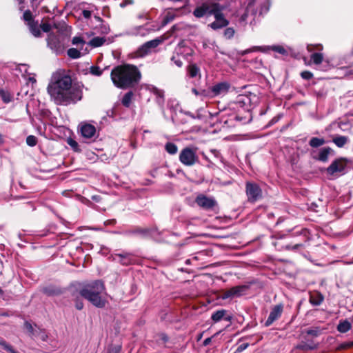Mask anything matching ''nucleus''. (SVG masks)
Segmentation results:
<instances>
[{
	"label": "nucleus",
	"instance_id": "obj_1",
	"mask_svg": "<svg viewBox=\"0 0 353 353\" xmlns=\"http://www.w3.org/2000/svg\"><path fill=\"white\" fill-rule=\"evenodd\" d=\"M83 87L79 83L72 84L71 77L59 70L53 74L48 92L57 105H67L81 100Z\"/></svg>",
	"mask_w": 353,
	"mask_h": 353
},
{
	"label": "nucleus",
	"instance_id": "obj_2",
	"mask_svg": "<svg viewBox=\"0 0 353 353\" xmlns=\"http://www.w3.org/2000/svg\"><path fill=\"white\" fill-rule=\"evenodd\" d=\"M110 76L114 85L121 89L135 87L141 77L137 67L130 64L121 65L114 68Z\"/></svg>",
	"mask_w": 353,
	"mask_h": 353
},
{
	"label": "nucleus",
	"instance_id": "obj_3",
	"mask_svg": "<svg viewBox=\"0 0 353 353\" xmlns=\"http://www.w3.org/2000/svg\"><path fill=\"white\" fill-rule=\"evenodd\" d=\"M105 289L104 283L101 280H95L85 285L79 290V294L95 307L102 308L105 305V300L101 297V293Z\"/></svg>",
	"mask_w": 353,
	"mask_h": 353
},
{
	"label": "nucleus",
	"instance_id": "obj_4",
	"mask_svg": "<svg viewBox=\"0 0 353 353\" xmlns=\"http://www.w3.org/2000/svg\"><path fill=\"white\" fill-rule=\"evenodd\" d=\"M229 10L228 4L225 2H216L214 9L211 10V15L214 17V21L208 24V27L214 30H218L227 27L230 22L226 18L227 12Z\"/></svg>",
	"mask_w": 353,
	"mask_h": 353
},
{
	"label": "nucleus",
	"instance_id": "obj_5",
	"mask_svg": "<svg viewBox=\"0 0 353 353\" xmlns=\"http://www.w3.org/2000/svg\"><path fill=\"white\" fill-rule=\"evenodd\" d=\"M179 159L180 162L185 166H192L199 162L196 154V148L185 147L180 152Z\"/></svg>",
	"mask_w": 353,
	"mask_h": 353
},
{
	"label": "nucleus",
	"instance_id": "obj_6",
	"mask_svg": "<svg viewBox=\"0 0 353 353\" xmlns=\"http://www.w3.org/2000/svg\"><path fill=\"white\" fill-rule=\"evenodd\" d=\"M245 193L248 201L250 203H255L263 196L261 187L253 181H247L245 183Z\"/></svg>",
	"mask_w": 353,
	"mask_h": 353
},
{
	"label": "nucleus",
	"instance_id": "obj_7",
	"mask_svg": "<svg viewBox=\"0 0 353 353\" xmlns=\"http://www.w3.org/2000/svg\"><path fill=\"white\" fill-rule=\"evenodd\" d=\"M196 203L205 210H214L218 207L217 201L212 197L199 194L196 197Z\"/></svg>",
	"mask_w": 353,
	"mask_h": 353
},
{
	"label": "nucleus",
	"instance_id": "obj_8",
	"mask_svg": "<svg viewBox=\"0 0 353 353\" xmlns=\"http://www.w3.org/2000/svg\"><path fill=\"white\" fill-rule=\"evenodd\" d=\"M216 1H206L203 3L200 6L195 8L193 14L196 18H201L203 16L208 14L211 15V10L214 9Z\"/></svg>",
	"mask_w": 353,
	"mask_h": 353
},
{
	"label": "nucleus",
	"instance_id": "obj_9",
	"mask_svg": "<svg viewBox=\"0 0 353 353\" xmlns=\"http://www.w3.org/2000/svg\"><path fill=\"white\" fill-rule=\"evenodd\" d=\"M153 232L154 230L152 228L141 227H134L125 231L128 235H135L143 239L152 237Z\"/></svg>",
	"mask_w": 353,
	"mask_h": 353
},
{
	"label": "nucleus",
	"instance_id": "obj_10",
	"mask_svg": "<svg viewBox=\"0 0 353 353\" xmlns=\"http://www.w3.org/2000/svg\"><path fill=\"white\" fill-rule=\"evenodd\" d=\"M283 312V305L280 303L274 305L270 312L269 316L265 322V326L268 327L271 325L275 321L279 319Z\"/></svg>",
	"mask_w": 353,
	"mask_h": 353
},
{
	"label": "nucleus",
	"instance_id": "obj_11",
	"mask_svg": "<svg viewBox=\"0 0 353 353\" xmlns=\"http://www.w3.org/2000/svg\"><path fill=\"white\" fill-rule=\"evenodd\" d=\"M346 165V161L344 159H337L326 169V172L330 175H334L337 172H343Z\"/></svg>",
	"mask_w": 353,
	"mask_h": 353
},
{
	"label": "nucleus",
	"instance_id": "obj_12",
	"mask_svg": "<svg viewBox=\"0 0 353 353\" xmlns=\"http://www.w3.org/2000/svg\"><path fill=\"white\" fill-rule=\"evenodd\" d=\"M230 88V84L228 82H220L213 85L210 90L211 97L226 94Z\"/></svg>",
	"mask_w": 353,
	"mask_h": 353
},
{
	"label": "nucleus",
	"instance_id": "obj_13",
	"mask_svg": "<svg viewBox=\"0 0 353 353\" xmlns=\"http://www.w3.org/2000/svg\"><path fill=\"white\" fill-rule=\"evenodd\" d=\"M41 292L48 296H57L63 294L65 291L59 286L50 284L43 286L41 289Z\"/></svg>",
	"mask_w": 353,
	"mask_h": 353
},
{
	"label": "nucleus",
	"instance_id": "obj_14",
	"mask_svg": "<svg viewBox=\"0 0 353 353\" xmlns=\"http://www.w3.org/2000/svg\"><path fill=\"white\" fill-rule=\"evenodd\" d=\"M48 46L57 53L62 51V46L59 37L54 33H50L47 38Z\"/></svg>",
	"mask_w": 353,
	"mask_h": 353
},
{
	"label": "nucleus",
	"instance_id": "obj_15",
	"mask_svg": "<svg viewBox=\"0 0 353 353\" xmlns=\"http://www.w3.org/2000/svg\"><path fill=\"white\" fill-rule=\"evenodd\" d=\"M80 132L85 139H92L96 134V128L90 123H81L80 125Z\"/></svg>",
	"mask_w": 353,
	"mask_h": 353
},
{
	"label": "nucleus",
	"instance_id": "obj_16",
	"mask_svg": "<svg viewBox=\"0 0 353 353\" xmlns=\"http://www.w3.org/2000/svg\"><path fill=\"white\" fill-rule=\"evenodd\" d=\"M153 49H154V39L150 40L140 46L135 52L136 56L139 57H144L150 53Z\"/></svg>",
	"mask_w": 353,
	"mask_h": 353
},
{
	"label": "nucleus",
	"instance_id": "obj_17",
	"mask_svg": "<svg viewBox=\"0 0 353 353\" xmlns=\"http://www.w3.org/2000/svg\"><path fill=\"white\" fill-rule=\"evenodd\" d=\"M115 257H119V263L123 265H129L134 263L135 259L132 254L127 252H123L121 253L115 254Z\"/></svg>",
	"mask_w": 353,
	"mask_h": 353
},
{
	"label": "nucleus",
	"instance_id": "obj_18",
	"mask_svg": "<svg viewBox=\"0 0 353 353\" xmlns=\"http://www.w3.org/2000/svg\"><path fill=\"white\" fill-rule=\"evenodd\" d=\"M226 313L227 311L225 310H217L212 314L211 319L215 323L220 321L221 319L230 322L232 316H226Z\"/></svg>",
	"mask_w": 353,
	"mask_h": 353
},
{
	"label": "nucleus",
	"instance_id": "obj_19",
	"mask_svg": "<svg viewBox=\"0 0 353 353\" xmlns=\"http://www.w3.org/2000/svg\"><path fill=\"white\" fill-rule=\"evenodd\" d=\"M324 297L323 294L318 292V291H314L312 292H310V303L315 306L319 305L321 304V303L323 301Z\"/></svg>",
	"mask_w": 353,
	"mask_h": 353
},
{
	"label": "nucleus",
	"instance_id": "obj_20",
	"mask_svg": "<svg viewBox=\"0 0 353 353\" xmlns=\"http://www.w3.org/2000/svg\"><path fill=\"white\" fill-rule=\"evenodd\" d=\"M26 25L34 37H41L42 36L38 21H32L30 23H27Z\"/></svg>",
	"mask_w": 353,
	"mask_h": 353
},
{
	"label": "nucleus",
	"instance_id": "obj_21",
	"mask_svg": "<svg viewBox=\"0 0 353 353\" xmlns=\"http://www.w3.org/2000/svg\"><path fill=\"white\" fill-rule=\"evenodd\" d=\"M248 289L246 285H238L229 289L232 298L240 296Z\"/></svg>",
	"mask_w": 353,
	"mask_h": 353
},
{
	"label": "nucleus",
	"instance_id": "obj_22",
	"mask_svg": "<svg viewBox=\"0 0 353 353\" xmlns=\"http://www.w3.org/2000/svg\"><path fill=\"white\" fill-rule=\"evenodd\" d=\"M336 329L341 333H346L352 329V324L347 320H341Z\"/></svg>",
	"mask_w": 353,
	"mask_h": 353
},
{
	"label": "nucleus",
	"instance_id": "obj_23",
	"mask_svg": "<svg viewBox=\"0 0 353 353\" xmlns=\"http://www.w3.org/2000/svg\"><path fill=\"white\" fill-rule=\"evenodd\" d=\"M187 72L190 78L200 75V69L196 63H190L187 68Z\"/></svg>",
	"mask_w": 353,
	"mask_h": 353
},
{
	"label": "nucleus",
	"instance_id": "obj_24",
	"mask_svg": "<svg viewBox=\"0 0 353 353\" xmlns=\"http://www.w3.org/2000/svg\"><path fill=\"white\" fill-rule=\"evenodd\" d=\"M154 25L152 23H146L144 26H140L139 28V34L141 36L146 34L154 31Z\"/></svg>",
	"mask_w": 353,
	"mask_h": 353
},
{
	"label": "nucleus",
	"instance_id": "obj_25",
	"mask_svg": "<svg viewBox=\"0 0 353 353\" xmlns=\"http://www.w3.org/2000/svg\"><path fill=\"white\" fill-rule=\"evenodd\" d=\"M332 141L339 148H343L348 141V138L345 136H336L333 138Z\"/></svg>",
	"mask_w": 353,
	"mask_h": 353
},
{
	"label": "nucleus",
	"instance_id": "obj_26",
	"mask_svg": "<svg viewBox=\"0 0 353 353\" xmlns=\"http://www.w3.org/2000/svg\"><path fill=\"white\" fill-rule=\"evenodd\" d=\"M331 151L332 149L329 147L323 148L321 150L317 159L322 162H326L328 159V155Z\"/></svg>",
	"mask_w": 353,
	"mask_h": 353
},
{
	"label": "nucleus",
	"instance_id": "obj_27",
	"mask_svg": "<svg viewBox=\"0 0 353 353\" xmlns=\"http://www.w3.org/2000/svg\"><path fill=\"white\" fill-rule=\"evenodd\" d=\"M323 54L321 52H314L310 55V61L315 65H319L323 62Z\"/></svg>",
	"mask_w": 353,
	"mask_h": 353
},
{
	"label": "nucleus",
	"instance_id": "obj_28",
	"mask_svg": "<svg viewBox=\"0 0 353 353\" xmlns=\"http://www.w3.org/2000/svg\"><path fill=\"white\" fill-rule=\"evenodd\" d=\"M0 97L5 103H8L13 99V97L10 92L3 89H0Z\"/></svg>",
	"mask_w": 353,
	"mask_h": 353
},
{
	"label": "nucleus",
	"instance_id": "obj_29",
	"mask_svg": "<svg viewBox=\"0 0 353 353\" xmlns=\"http://www.w3.org/2000/svg\"><path fill=\"white\" fill-rule=\"evenodd\" d=\"M165 150L168 154H170L171 155H174L177 153L178 147L174 143L167 142L165 145Z\"/></svg>",
	"mask_w": 353,
	"mask_h": 353
},
{
	"label": "nucleus",
	"instance_id": "obj_30",
	"mask_svg": "<svg viewBox=\"0 0 353 353\" xmlns=\"http://www.w3.org/2000/svg\"><path fill=\"white\" fill-rule=\"evenodd\" d=\"M133 96L134 93L132 91L125 93L121 101L122 104L126 108L130 107Z\"/></svg>",
	"mask_w": 353,
	"mask_h": 353
},
{
	"label": "nucleus",
	"instance_id": "obj_31",
	"mask_svg": "<svg viewBox=\"0 0 353 353\" xmlns=\"http://www.w3.org/2000/svg\"><path fill=\"white\" fill-rule=\"evenodd\" d=\"M105 41L104 37H96L90 41L89 44L94 48L99 47L101 46Z\"/></svg>",
	"mask_w": 353,
	"mask_h": 353
},
{
	"label": "nucleus",
	"instance_id": "obj_32",
	"mask_svg": "<svg viewBox=\"0 0 353 353\" xmlns=\"http://www.w3.org/2000/svg\"><path fill=\"white\" fill-rule=\"evenodd\" d=\"M79 292L76 291H73L71 294L72 296L74 298L75 302V307L78 310H81L83 308V303L78 296Z\"/></svg>",
	"mask_w": 353,
	"mask_h": 353
},
{
	"label": "nucleus",
	"instance_id": "obj_33",
	"mask_svg": "<svg viewBox=\"0 0 353 353\" xmlns=\"http://www.w3.org/2000/svg\"><path fill=\"white\" fill-rule=\"evenodd\" d=\"M325 143L323 139L318 137H312L309 142V145L312 148H318L323 145Z\"/></svg>",
	"mask_w": 353,
	"mask_h": 353
},
{
	"label": "nucleus",
	"instance_id": "obj_34",
	"mask_svg": "<svg viewBox=\"0 0 353 353\" xmlns=\"http://www.w3.org/2000/svg\"><path fill=\"white\" fill-rule=\"evenodd\" d=\"M192 92L196 95V96H200L203 97H211L210 90H205V89H201L197 90L196 88H192Z\"/></svg>",
	"mask_w": 353,
	"mask_h": 353
},
{
	"label": "nucleus",
	"instance_id": "obj_35",
	"mask_svg": "<svg viewBox=\"0 0 353 353\" xmlns=\"http://www.w3.org/2000/svg\"><path fill=\"white\" fill-rule=\"evenodd\" d=\"M67 54L71 59H78L81 57V53L79 50L72 48L68 50Z\"/></svg>",
	"mask_w": 353,
	"mask_h": 353
},
{
	"label": "nucleus",
	"instance_id": "obj_36",
	"mask_svg": "<svg viewBox=\"0 0 353 353\" xmlns=\"http://www.w3.org/2000/svg\"><path fill=\"white\" fill-rule=\"evenodd\" d=\"M158 343L162 345L163 347H166V343L169 341V336L164 332H161L158 334Z\"/></svg>",
	"mask_w": 353,
	"mask_h": 353
},
{
	"label": "nucleus",
	"instance_id": "obj_37",
	"mask_svg": "<svg viewBox=\"0 0 353 353\" xmlns=\"http://www.w3.org/2000/svg\"><path fill=\"white\" fill-rule=\"evenodd\" d=\"M68 144L72 148V149L76 152H81L82 150L80 148L79 143L72 138H68L67 140Z\"/></svg>",
	"mask_w": 353,
	"mask_h": 353
},
{
	"label": "nucleus",
	"instance_id": "obj_38",
	"mask_svg": "<svg viewBox=\"0 0 353 353\" xmlns=\"http://www.w3.org/2000/svg\"><path fill=\"white\" fill-rule=\"evenodd\" d=\"M296 348L303 351H309L314 350L316 348V345H310L306 343H301L297 345Z\"/></svg>",
	"mask_w": 353,
	"mask_h": 353
},
{
	"label": "nucleus",
	"instance_id": "obj_39",
	"mask_svg": "<svg viewBox=\"0 0 353 353\" xmlns=\"http://www.w3.org/2000/svg\"><path fill=\"white\" fill-rule=\"evenodd\" d=\"M23 19L27 24V23H30L32 21H34V18L32 15V12L30 10H27L23 12Z\"/></svg>",
	"mask_w": 353,
	"mask_h": 353
},
{
	"label": "nucleus",
	"instance_id": "obj_40",
	"mask_svg": "<svg viewBox=\"0 0 353 353\" xmlns=\"http://www.w3.org/2000/svg\"><path fill=\"white\" fill-rule=\"evenodd\" d=\"M176 17V14L172 12H168L162 20V26H164L172 21Z\"/></svg>",
	"mask_w": 353,
	"mask_h": 353
},
{
	"label": "nucleus",
	"instance_id": "obj_41",
	"mask_svg": "<svg viewBox=\"0 0 353 353\" xmlns=\"http://www.w3.org/2000/svg\"><path fill=\"white\" fill-rule=\"evenodd\" d=\"M155 93H156V99H157V103H159V105H163L164 103L163 92L160 90H158L156 88Z\"/></svg>",
	"mask_w": 353,
	"mask_h": 353
},
{
	"label": "nucleus",
	"instance_id": "obj_42",
	"mask_svg": "<svg viewBox=\"0 0 353 353\" xmlns=\"http://www.w3.org/2000/svg\"><path fill=\"white\" fill-rule=\"evenodd\" d=\"M0 345H1L5 350L9 352L10 353H19L14 350L12 345L8 344L4 340L0 341Z\"/></svg>",
	"mask_w": 353,
	"mask_h": 353
},
{
	"label": "nucleus",
	"instance_id": "obj_43",
	"mask_svg": "<svg viewBox=\"0 0 353 353\" xmlns=\"http://www.w3.org/2000/svg\"><path fill=\"white\" fill-rule=\"evenodd\" d=\"M323 47L320 43H319V44H308L307 46V50L310 52H312L314 50L321 51V50H323Z\"/></svg>",
	"mask_w": 353,
	"mask_h": 353
},
{
	"label": "nucleus",
	"instance_id": "obj_44",
	"mask_svg": "<svg viewBox=\"0 0 353 353\" xmlns=\"http://www.w3.org/2000/svg\"><path fill=\"white\" fill-rule=\"evenodd\" d=\"M24 327L28 332L29 336H32L35 335L36 330L34 329L32 324L28 321H25Z\"/></svg>",
	"mask_w": 353,
	"mask_h": 353
},
{
	"label": "nucleus",
	"instance_id": "obj_45",
	"mask_svg": "<svg viewBox=\"0 0 353 353\" xmlns=\"http://www.w3.org/2000/svg\"><path fill=\"white\" fill-rule=\"evenodd\" d=\"M72 45H75V46L81 45L80 50H82L83 46L85 43V41L81 37H74L72 39Z\"/></svg>",
	"mask_w": 353,
	"mask_h": 353
},
{
	"label": "nucleus",
	"instance_id": "obj_46",
	"mask_svg": "<svg viewBox=\"0 0 353 353\" xmlns=\"http://www.w3.org/2000/svg\"><path fill=\"white\" fill-rule=\"evenodd\" d=\"M26 143L30 147H34L37 143V138L33 135H29L26 138Z\"/></svg>",
	"mask_w": 353,
	"mask_h": 353
},
{
	"label": "nucleus",
	"instance_id": "obj_47",
	"mask_svg": "<svg viewBox=\"0 0 353 353\" xmlns=\"http://www.w3.org/2000/svg\"><path fill=\"white\" fill-rule=\"evenodd\" d=\"M234 33L235 30H234L233 28H227L224 30L223 35L226 39H230L234 37Z\"/></svg>",
	"mask_w": 353,
	"mask_h": 353
},
{
	"label": "nucleus",
	"instance_id": "obj_48",
	"mask_svg": "<svg viewBox=\"0 0 353 353\" xmlns=\"http://www.w3.org/2000/svg\"><path fill=\"white\" fill-rule=\"evenodd\" d=\"M90 72L92 75L97 76V77L101 76L103 73V70H101L99 66H95V65L92 66L90 68Z\"/></svg>",
	"mask_w": 353,
	"mask_h": 353
},
{
	"label": "nucleus",
	"instance_id": "obj_49",
	"mask_svg": "<svg viewBox=\"0 0 353 353\" xmlns=\"http://www.w3.org/2000/svg\"><path fill=\"white\" fill-rule=\"evenodd\" d=\"M352 347H353V341H348V342H345V343H341V345H339V347H337V350H342L349 349V348H351Z\"/></svg>",
	"mask_w": 353,
	"mask_h": 353
},
{
	"label": "nucleus",
	"instance_id": "obj_50",
	"mask_svg": "<svg viewBox=\"0 0 353 353\" xmlns=\"http://www.w3.org/2000/svg\"><path fill=\"white\" fill-rule=\"evenodd\" d=\"M272 50L274 52H276L281 54H286L287 50L281 46H273L272 47Z\"/></svg>",
	"mask_w": 353,
	"mask_h": 353
},
{
	"label": "nucleus",
	"instance_id": "obj_51",
	"mask_svg": "<svg viewBox=\"0 0 353 353\" xmlns=\"http://www.w3.org/2000/svg\"><path fill=\"white\" fill-rule=\"evenodd\" d=\"M256 50H261L263 51L262 47H253L252 48L247 49L245 50H243L239 54L242 56L247 54L248 53L256 51Z\"/></svg>",
	"mask_w": 353,
	"mask_h": 353
},
{
	"label": "nucleus",
	"instance_id": "obj_52",
	"mask_svg": "<svg viewBox=\"0 0 353 353\" xmlns=\"http://www.w3.org/2000/svg\"><path fill=\"white\" fill-rule=\"evenodd\" d=\"M302 247H303V244H301V243H296L294 245L288 244L285 246V249L288 250H297Z\"/></svg>",
	"mask_w": 353,
	"mask_h": 353
},
{
	"label": "nucleus",
	"instance_id": "obj_53",
	"mask_svg": "<svg viewBox=\"0 0 353 353\" xmlns=\"http://www.w3.org/2000/svg\"><path fill=\"white\" fill-rule=\"evenodd\" d=\"M39 27L44 32H50L52 28L51 25L48 23H42L39 25Z\"/></svg>",
	"mask_w": 353,
	"mask_h": 353
},
{
	"label": "nucleus",
	"instance_id": "obj_54",
	"mask_svg": "<svg viewBox=\"0 0 353 353\" xmlns=\"http://www.w3.org/2000/svg\"><path fill=\"white\" fill-rule=\"evenodd\" d=\"M306 333L313 336H317L320 334V330L318 327H315L307 330Z\"/></svg>",
	"mask_w": 353,
	"mask_h": 353
},
{
	"label": "nucleus",
	"instance_id": "obj_55",
	"mask_svg": "<svg viewBox=\"0 0 353 353\" xmlns=\"http://www.w3.org/2000/svg\"><path fill=\"white\" fill-rule=\"evenodd\" d=\"M301 76L303 79L310 80L313 77V74L310 71H303L301 73Z\"/></svg>",
	"mask_w": 353,
	"mask_h": 353
},
{
	"label": "nucleus",
	"instance_id": "obj_56",
	"mask_svg": "<svg viewBox=\"0 0 353 353\" xmlns=\"http://www.w3.org/2000/svg\"><path fill=\"white\" fill-rule=\"evenodd\" d=\"M252 5H253V1H250V2L248 3V6H247V8H246V10H245V13H244V14H243L241 15V21H245V20H246V19H247V17H248V9H249V8H250Z\"/></svg>",
	"mask_w": 353,
	"mask_h": 353
},
{
	"label": "nucleus",
	"instance_id": "obj_57",
	"mask_svg": "<svg viewBox=\"0 0 353 353\" xmlns=\"http://www.w3.org/2000/svg\"><path fill=\"white\" fill-rule=\"evenodd\" d=\"M121 350V347L120 345H115L114 347H112L109 350L108 353H120Z\"/></svg>",
	"mask_w": 353,
	"mask_h": 353
},
{
	"label": "nucleus",
	"instance_id": "obj_58",
	"mask_svg": "<svg viewBox=\"0 0 353 353\" xmlns=\"http://www.w3.org/2000/svg\"><path fill=\"white\" fill-rule=\"evenodd\" d=\"M221 298L223 299H228V298H232V296H231V294L230 292V290H223L222 294H221Z\"/></svg>",
	"mask_w": 353,
	"mask_h": 353
},
{
	"label": "nucleus",
	"instance_id": "obj_59",
	"mask_svg": "<svg viewBox=\"0 0 353 353\" xmlns=\"http://www.w3.org/2000/svg\"><path fill=\"white\" fill-rule=\"evenodd\" d=\"M82 15L85 19H90L91 17V12L88 10H83L82 11Z\"/></svg>",
	"mask_w": 353,
	"mask_h": 353
},
{
	"label": "nucleus",
	"instance_id": "obj_60",
	"mask_svg": "<svg viewBox=\"0 0 353 353\" xmlns=\"http://www.w3.org/2000/svg\"><path fill=\"white\" fill-rule=\"evenodd\" d=\"M117 223L116 219H109L104 222L105 225H114Z\"/></svg>",
	"mask_w": 353,
	"mask_h": 353
},
{
	"label": "nucleus",
	"instance_id": "obj_61",
	"mask_svg": "<svg viewBox=\"0 0 353 353\" xmlns=\"http://www.w3.org/2000/svg\"><path fill=\"white\" fill-rule=\"evenodd\" d=\"M248 347V343H243L237 347L236 351L241 352V351L245 350Z\"/></svg>",
	"mask_w": 353,
	"mask_h": 353
},
{
	"label": "nucleus",
	"instance_id": "obj_62",
	"mask_svg": "<svg viewBox=\"0 0 353 353\" xmlns=\"http://www.w3.org/2000/svg\"><path fill=\"white\" fill-rule=\"evenodd\" d=\"M212 337H209V338H207L204 340V341L203 342V346H208L212 341Z\"/></svg>",
	"mask_w": 353,
	"mask_h": 353
},
{
	"label": "nucleus",
	"instance_id": "obj_63",
	"mask_svg": "<svg viewBox=\"0 0 353 353\" xmlns=\"http://www.w3.org/2000/svg\"><path fill=\"white\" fill-rule=\"evenodd\" d=\"M164 39L163 38H157L156 39V46H157L158 45H159L160 43H161L163 42Z\"/></svg>",
	"mask_w": 353,
	"mask_h": 353
},
{
	"label": "nucleus",
	"instance_id": "obj_64",
	"mask_svg": "<svg viewBox=\"0 0 353 353\" xmlns=\"http://www.w3.org/2000/svg\"><path fill=\"white\" fill-rule=\"evenodd\" d=\"M4 143V139L3 135L0 134V146H1Z\"/></svg>",
	"mask_w": 353,
	"mask_h": 353
}]
</instances>
